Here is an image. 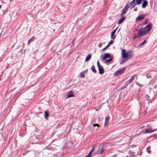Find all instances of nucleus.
<instances>
[{
	"label": "nucleus",
	"instance_id": "c85d7f7f",
	"mask_svg": "<svg viewBox=\"0 0 157 157\" xmlns=\"http://www.w3.org/2000/svg\"><path fill=\"white\" fill-rule=\"evenodd\" d=\"M146 77L147 78H151V75L148 73L146 75Z\"/></svg>",
	"mask_w": 157,
	"mask_h": 157
},
{
	"label": "nucleus",
	"instance_id": "3c124183",
	"mask_svg": "<svg viewBox=\"0 0 157 157\" xmlns=\"http://www.w3.org/2000/svg\"><path fill=\"white\" fill-rule=\"evenodd\" d=\"M126 157H128V156H126Z\"/></svg>",
	"mask_w": 157,
	"mask_h": 157
},
{
	"label": "nucleus",
	"instance_id": "c03bdc74",
	"mask_svg": "<svg viewBox=\"0 0 157 157\" xmlns=\"http://www.w3.org/2000/svg\"><path fill=\"white\" fill-rule=\"evenodd\" d=\"M136 78V79L137 80V76L136 75V76L135 77Z\"/></svg>",
	"mask_w": 157,
	"mask_h": 157
},
{
	"label": "nucleus",
	"instance_id": "dca6fc26",
	"mask_svg": "<svg viewBox=\"0 0 157 157\" xmlns=\"http://www.w3.org/2000/svg\"><path fill=\"white\" fill-rule=\"evenodd\" d=\"M141 37V36L139 35V33L138 32L137 34L135 33L133 37V40H135L137 38H140Z\"/></svg>",
	"mask_w": 157,
	"mask_h": 157
},
{
	"label": "nucleus",
	"instance_id": "8fccbe9b",
	"mask_svg": "<svg viewBox=\"0 0 157 157\" xmlns=\"http://www.w3.org/2000/svg\"><path fill=\"white\" fill-rule=\"evenodd\" d=\"M95 110H96V111H97V109H95Z\"/></svg>",
	"mask_w": 157,
	"mask_h": 157
},
{
	"label": "nucleus",
	"instance_id": "79ce46f5",
	"mask_svg": "<svg viewBox=\"0 0 157 157\" xmlns=\"http://www.w3.org/2000/svg\"><path fill=\"white\" fill-rule=\"evenodd\" d=\"M137 10V8H135V9L134 10V11H136Z\"/></svg>",
	"mask_w": 157,
	"mask_h": 157
},
{
	"label": "nucleus",
	"instance_id": "f8f14e48",
	"mask_svg": "<svg viewBox=\"0 0 157 157\" xmlns=\"http://www.w3.org/2000/svg\"><path fill=\"white\" fill-rule=\"evenodd\" d=\"M147 2L145 0H143V3L142 4V7L143 8H145L147 4Z\"/></svg>",
	"mask_w": 157,
	"mask_h": 157
},
{
	"label": "nucleus",
	"instance_id": "9d476101",
	"mask_svg": "<svg viewBox=\"0 0 157 157\" xmlns=\"http://www.w3.org/2000/svg\"><path fill=\"white\" fill-rule=\"evenodd\" d=\"M157 131V128L155 129H147L145 131V132L146 133H151Z\"/></svg>",
	"mask_w": 157,
	"mask_h": 157
},
{
	"label": "nucleus",
	"instance_id": "e433bc0d",
	"mask_svg": "<svg viewBox=\"0 0 157 157\" xmlns=\"http://www.w3.org/2000/svg\"><path fill=\"white\" fill-rule=\"evenodd\" d=\"M91 155H90V153H89L87 155L85 156L84 157H90Z\"/></svg>",
	"mask_w": 157,
	"mask_h": 157
},
{
	"label": "nucleus",
	"instance_id": "c9c22d12",
	"mask_svg": "<svg viewBox=\"0 0 157 157\" xmlns=\"http://www.w3.org/2000/svg\"><path fill=\"white\" fill-rule=\"evenodd\" d=\"M97 65L98 67H100V66H101V65H100V64L99 63L98 60V62H97Z\"/></svg>",
	"mask_w": 157,
	"mask_h": 157
},
{
	"label": "nucleus",
	"instance_id": "a19ab883",
	"mask_svg": "<svg viewBox=\"0 0 157 157\" xmlns=\"http://www.w3.org/2000/svg\"><path fill=\"white\" fill-rule=\"evenodd\" d=\"M136 0H132L131 2H132V3H135V1H136Z\"/></svg>",
	"mask_w": 157,
	"mask_h": 157
},
{
	"label": "nucleus",
	"instance_id": "37998d69",
	"mask_svg": "<svg viewBox=\"0 0 157 157\" xmlns=\"http://www.w3.org/2000/svg\"><path fill=\"white\" fill-rule=\"evenodd\" d=\"M118 27H117L114 30L116 32L117 29Z\"/></svg>",
	"mask_w": 157,
	"mask_h": 157
},
{
	"label": "nucleus",
	"instance_id": "72a5a7b5",
	"mask_svg": "<svg viewBox=\"0 0 157 157\" xmlns=\"http://www.w3.org/2000/svg\"><path fill=\"white\" fill-rule=\"evenodd\" d=\"M126 87V86L125 85L124 86H122L121 88V90H122L124 89Z\"/></svg>",
	"mask_w": 157,
	"mask_h": 157
},
{
	"label": "nucleus",
	"instance_id": "4c0bfd02",
	"mask_svg": "<svg viewBox=\"0 0 157 157\" xmlns=\"http://www.w3.org/2000/svg\"><path fill=\"white\" fill-rule=\"evenodd\" d=\"M108 48V46H105L104 48H103L102 49V51H104L107 48Z\"/></svg>",
	"mask_w": 157,
	"mask_h": 157
},
{
	"label": "nucleus",
	"instance_id": "a878e982",
	"mask_svg": "<svg viewBox=\"0 0 157 157\" xmlns=\"http://www.w3.org/2000/svg\"><path fill=\"white\" fill-rule=\"evenodd\" d=\"M146 42H147V41L145 40H144L142 43L140 45H138V47H140L142 46V45H143L144 44L146 43Z\"/></svg>",
	"mask_w": 157,
	"mask_h": 157
},
{
	"label": "nucleus",
	"instance_id": "423d86ee",
	"mask_svg": "<svg viewBox=\"0 0 157 157\" xmlns=\"http://www.w3.org/2000/svg\"><path fill=\"white\" fill-rule=\"evenodd\" d=\"M136 76V75L134 76H132L130 79H129L126 82V84L128 85L129 83H131L132 81L134 79V78Z\"/></svg>",
	"mask_w": 157,
	"mask_h": 157
},
{
	"label": "nucleus",
	"instance_id": "39448f33",
	"mask_svg": "<svg viewBox=\"0 0 157 157\" xmlns=\"http://www.w3.org/2000/svg\"><path fill=\"white\" fill-rule=\"evenodd\" d=\"M138 33L141 37L146 34L141 28L139 29Z\"/></svg>",
	"mask_w": 157,
	"mask_h": 157
},
{
	"label": "nucleus",
	"instance_id": "bb28decb",
	"mask_svg": "<svg viewBox=\"0 0 157 157\" xmlns=\"http://www.w3.org/2000/svg\"><path fill=\"white\" fill-rule=\"evenodd\" d=\"M113 43V41L112 40H111L110 41L107 45V46H108V47H109L111 44H112Z\"/></svg>",
	"mask_w": 157,
	"mask_h": 157
},
{
	"label": "nucleus",
	"instance_id": "f3484780",
	"mask_svg": "<svg viewBox=\"0 0 157 157\" xmlns=\"http://www.w3.org/2000/svg\"><path fill=\"white\" fill-rule=\"evenodd\" d=\"M115 32H116L113 30L111 33V38L113 40H114L115 39L116 35L114 36V37H113V36Z\"/></svg>",
	"mask_w": 157,
	"mask_h": 157
},
{
	"label": "nucleus",
	"instance_id": "f257e3e1",
	"mask_svg": "<svg viewBox=\"0 0 157 157\" xmlns=\"http://www.w3.org/2000/svg\"><path fill=\"white\" fill-rule=\"evenodd\" d=\"M152 27V24L151 23H149L144 27L141 28L142 29L143 31L145 33V34H147L148 32L150 31Z\"/></svg>",
	"mask_w": 157,
	"mask_h": 157
},
{
	"label": "nucleus",
	"instance_id": "412c9836",
	"mask_svg": "<svg viewBox=\"0 0 157 157\" xmlns=\"http://www.w3.org/2000/svg\"><path fill=\"white\" fill-rule=\"evenodd\" d=\"M125 17H122L121 19H120L118 22V24H121V23L125 19Z\"/></svg>",
	"mask_w": 157,
	"mask_h": 157
},
{
	"label": "nucleus",
	"instance_id": "7ed1b4c3",
	"mask_svg": "<svg viewBox=\"0 0 157 157\" xmlns=\"http://www.w3.org/2000/svg\"><path fill=\"white\" fill-rule=\"evenodd\" d=\"M128 4L127 3L125 5L124 8L122 10L121 12V17H122L126 13L128 8Z\"/></svg>",
	"mask_w": 157,
	"mask_h": 157
},
{
	"label": "nucleus",
	"instance_id": "58836bf2",
	"mask_svg": "<svg viewBox=\"0 0 157 157\" xmlns=\"http://www.w3.org/2000/svg\"><path fill=\"white\" fill-rule=\"evenodd\" d=\"M88 70H86L85 71H83L82 72L85 74V73H86L87 72Z\"/></svg>",
	"mask_w": 157,
	"mask_h": 157
},
{
	"label": "nucleus",
	"instance_id": "393cba45",
	"mask_svg": "<svg viewBox=\"0 0 157 157\" xmlns=\"http://www.w3.org/2000/svg\"><path fill=\"white\" fill-rule=\"evenodd\" d=\"M92 71L94 73H96V71L95 69V67L94 66H92L91 68Z\"/></svg>",
	"mask_w": 157,
	"mask_h": 157
},
{
	"label": "nucleus",
	"instance_id": "c756f323",
	"mask_svg": "<svg viewBox=\"0 0 157 157\" xmlns=\"http://www.w3.org/2000/svg\"><path fill=\"white\" fill-rule=\"evenodd\" d=\"M84 73L82 71L80 74V76L82 78L84 77Z\"/></svg>",
	"mask_w": 157,
	"mask_h": 157
},
{
	"label": "nucleus",
	"instance_id": "6e6552de",
	"mask_svg": "<svg viewBox=\"0 0 157 157\" xmlns=\"http://www.w3.org/2000/svg\"><path fill=\"white\" fill-rule=\"evenodd\" d=\"M98 68L99 74L101 75L103 74L104 73V70L102 68V66H101L100 67H98Z\"/></svg>",
	"mask_w": 157,
	"mask_h": 157
},
{
	"label": "nucleus",
	"instance_id": "7c9ffc66",
	"mask_svg": "<svg viewBox=\"0 0 157 157\" xmlns=\"http://www.w3.org/2000/svg\"><path fill=\"white\" fill-rule=\"evenodd\" d=\"M94 147H93L91 149L89 153H90V155H91L92 152L94 151Z\"/></svg>",
	"mask_w": 157,
	"mask_h": 157
},
{
	"label": "nucleus",
	"instance_id": "9b49d317",
	"mask_svg": "<svg viewBox=\"0 0 157 157\" xmlns=\"http://www.w3.org/2000/svg\"><path fill=\"white\" fill-rule=\"evenodd\" d=\"M133 56V54L132 51H128V58L131 59Z\"/></svg>",
	"mask_w": 157,
	"mask_h": 157
},
{
	"label": "nucleus",
	"instance_id": "2f4dec72",
	"mask_svg": "<svg viewBox=\"0 0 157 157\" xmlns=\"http://www.w3.org/2000/svg\"><path fill=\"white\" fill-rule=\"evenodd\" d=\"M136 84L137 86H140L142 87L143 86V85L140 84L139 83H138V82H136Z\"/></svg>",
	"mask_w": 157,
	"mask_h": 157
},
{
	"label": "nucleus",
	"instance_id": "f704fd0d",
	"mask_svg": "<svg viewBox=\"0 0 157 157\" xmlns=\"http://www.w3.org/2000/svg\"><path fill=\"white\" fill-rule=\"evenodd\" d=\"M93 126L94 127H95V126H99V125L98 124H93Z\"/></svg>",
	"mask_w": 157,
	"mask_h": 157
},
{
	"label": "nucleus",
	"instance_id": "a211bd4d",
	"mask_svg": "<svg viewBox=\"0 0 157 157\" xmlns=\"http://www.w3.org/2000/svg\"><path fill=\"white\" fill-rule=\"evenodd\" d=\"M91 55L90 54H89L86 57L85 60V62H86L88 61L91 58Z\"/></svg>",
	"mask_w": 157,
	"mask_h": 157
},
{
	"label": "nucleus",
	"instance_id": "5701e85b",
	"mask_svg": "<svg viewBox=\"0 0 157 157\" xmlns=\"http://www.w3.org/2000/svg\"><path fill=\"white\" fill-rule=\"evenodd\" d=\"M151 147L150 146H148L146 148V150L147 152L149 153H151Z\"/></svg>",
	"mask_w": 157,
	"mask_h": 157
},
{
	"label": "nucleus",
	"instance_id": "2eb2a0df",
	"mask_svg": "<svg viewBox=\"0 0 157 157\" xmlns=\"http://www.w3.org/2000/svg\"><path fill=\"white\" fill-rule=\"evenodd\" d=\"M44 114V117L46 119H47L48 118V116L49 115V112H48V110H46L45 111Z\"/></svg>",
	"mask_w": 157,
	"mask_h": 157
},
{
	"label": "nucleus",
	"instance_id": "ea45409f",
	"mask_svg": "<svg viewBox=\"0 0 157 157\" xmlns=\"http://www.w3.org/2000/svg\"><path fill=\"white\" fill-rule=\"evenodd\" d=\"M145 98H147L149 99V96L147 94H146L145 96Z\"/></svg>",
	"mask_w": 157,
	"mask_h": 157
},
{
	"label": "nucleus",
	"instance_id": "ddd939ff",
	"mask_svg": "<svg viewBox=\"0 0 157 157\" xmlns=\"http://www.w3.org/2000/svg\"><path fill=\"white\" fill-rule=\"evenodd\" d=\"M74 96V95L73 94V92L72 91H69V93L68 94L66 99H67L69 98Z\"/></svg>",
	"mask_w": 157,
	"mask_h": 157
},
{
	"label": "nucleus",
	"instance_id": "49530a36",
	"mask_svg": "<svg viewBox=\"0 0 157 157\" xmlns=\"http://www.w3.org/2000/svg\"><path fill=\"white\" fill-rule=\"evenodd\" d=\"M1 8V6L0 5V9Z\"/></svg>",
	"mask_w": 157,
	"mask_h": 157
},
{
	"label": "nucleus",
	"instance_id": "09e8293b",
	"mask_svg": "<svg viewBox=\"0 0 157 157\" xmlns=\"http://www.w3.org/2000/svg\"><path fill=\"white\" fill-rule=\"evenodd\" d=\"M137 31V29H136V31Z\"/></svg>",
	"mask_w": 157,
	"mask_h": 157
},
{
	"label": "nucleus",
	"instance_id": "b1692460",
	"mask_svg": "<svg viewBox=\"0 0 157 157\" xmlns=\"http://www.w3.org/2000/svg\"><path fill=\"white\" fill-rule=\"evenodd\" d=\"M112 59L113 58L112 57H110L109 59L106 60L105 63L107 64L108 62L112 61Z\"/></svg>",
	"mask_w": 157,
	"mask_h": 157
},
{
	"label": "nucleus",
	"instance_id": "0eeeda50",
	"mask_svg": "<svg viewBox=\"0 0 157 157\" xmlns=\"http://www.w3.org/2000/svg\"><path fill=\"white\" fill-rule=\"evenodd\" d=\"M146 15L145 14H142L139 15L137 17L136 19V21H137L138 20H141L144 19Z\"/></svg>",
	"mask_w": 157,
	"mask_h": 157
},
{
	"label": "nucleus",
	"instance_id": "aec40b11",
	"mask_svg": "<svg viewBox=\"0 0 157 157\" xmlns=\"http://www.w3.org/2000/svg\"><path fill=\"white\" fill-rule=\"evenodd\" d=\"M35 39L34 36H33L28 40V45L31 42L33 41Z\"/></svg>",
	"mask_w": 157,
	"mask_h": 157
},
{
	"label": "nucleus",
	"instance_id": "f03ea898",
	"mask_svg": "<svg viewBox=\"0 0 157 157\" xmlns=\"http://www.w3.org/2000/svg\"><path fill=\"white\" fill-rule=\"evenodd\" d=\"M125 69V67L122 68L120 70H118L114 74V76L118 75L120 74H122L124 73Z\"/></svg>",
	"mask_w": 157,
	"mask_h": 157
},
{
	"label": "nucleus",
	"instance_id": "6ab92c4d",
	"mask_svg": "<svg viewBox=\"0 0 157 157\" xmlns=\"http://www.w3.org/2000/svg\"><path fill=\"white\" fill-rule=\"evenodd\" d=\"M109 119V116L105 117V126L106 124L108 122Z\"/></svg>",
	"mask_w": 157,
	"mask_h": 157
},
{
	"label": "nucleus",
	"instance_id": "4be33fe9",
	"mask_svg": "<svg viewBox=\"0 0 157 157\" xmlns=\"http://www.w3.org/2000/svg\"><path fill=\"white\" fill-rule=\"evenodd\" d=\"M99 150L100 151L99 153L100 154H101L104 151L105 149L104 148V146H102L100 149H99Z\"/></svg>",
	"mask_w": 157,
	"mask_h": 157
},
{
	"label": "nucleus",
	"instance_id": "1a4fd4ad",
	"mask_svg": "<svg viewBox=\"0 0 157 157\" xmlns=\"http://www.w3.org/2000/svg\"><path fill=\"white\" fill-rule=\"evenodd\" d=\"M111 57L110 55L108 53H105L104 54V56L102 57V59L103 60H105L107 58Z\"/></svg>",
	"mask_w": 157,
	"mask_h": 157
},
{
	"label": "nucleus",
	"instance_id": "473e14b6",
	"mask_svg": "<svg viewBox=\"0 0 157 157\" xmlns=\"http://www.w3.org/2000/svg\"><path fill=\"white\" fill-rule=\"evenodd\" d=\"M149 22V20L148 19H146L145 21H144V24H147V23H148Z\"/></svg>",
	"mask_w": 157,
	"mask_h": 157
},
{
	"label": "nucleus",
	"instance_id": "a18cd8bd",
	"mask_svg": "<svg viewBox=\"0 0 157 157\" xmlns=\"http://www.w3.org/2000/svg\"><path fill=\"white\" fill-rule=\"evenodd\" d=\"M124 62H125V61H122L121 62V63H124Z\"/></svg>",
	"mask_w": 157,
	"mask_h": 157
},
{
	"label": "nucleus",
	"instance_id": "4468645a",
	"mask_svg": "<svg viewBox=\"0 0 157 157\" xmlns=\"http://www.w3.org/2000/svg\"><path fill=\"white\" fill-rule=\"evenodd\" d=\"M136 3H134L130 2L129 4V6L130 8L131 9H132L134 8L136 5Z\"/></svg>",
	"mask_w": 157,
	"mask_h": 157
},
{
	"label": "nucleus",
	"instance_id": "cd10ccee",
	"mask_svg": "<svg viewBox=\"0 0 157 157\" xmlns=\"http://www.w3.org/2000/svg\"><path fill=\"white\" fill-rule=\"evenodd\" d=\"M142 1V0H136V3L137 5H140Z\"/></svg>",
	"mask_w": 157,
	"mask_h": 157
},
{
	"label": "nucleus",
	"instance_id": "20e7f679",
	"mask_svg": "<svg viewBox=\"0 0 157 157\" xmlns=\"http://www.w3.org/2000/svg\"><path fill=\"white\" fill-rule=\"evenodd\" d=\"M121 56L123 58H128V51L127 52H125V49H122V50Z\"/></svg>",
	"mask_w": 157,
	"mask_h": 157
},
{
	"label": "nucleus",
	"instance_id": "de8ad7c7",
	"mask_svg": "<svg viewBox=\"0 0 157 157\" xmlns=\"http://www.w3.org/2000/svg\"><path fill=\"white\" fill-rule=\"evenodd\" d=\"M10 1H12L13 0H9Z\"/></svg>",
	"mask_w": 157,
	"mask_h": 157
}]
</instances>
